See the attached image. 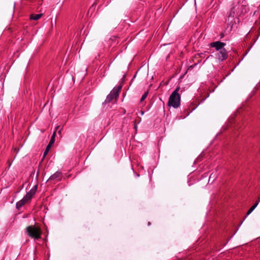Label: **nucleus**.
Here are the masks:
<instances>
[{
  "label": "nucleus",
  "instance_id": "nucleus-2",
  "mask_svg": "<svg viewBox=\"0 0 260 260\" xmlns=\"http://www.w3.org/2000/svg\"><path fill=\"white\" fill-rule=\"evenodd\" d=\"M26 233L31 238L39 240L41 238L42 231L39 226L29 225L25 229Z\"/></svg>",
  "mask_w": 260,
  "mask_h": 260
},
{
  "label": "nucleus",
  "instance_id": "nucleus-11",
  "mask_svg": "<svg viewBox=\"0 0 260 260\" xmlns=\"http://www.w3.org/2000/svg\"><path fill=\"white\" fill-rule=\"evenodd\" d=\"M148 95V92H145L143 95L142 96L141 98V101L142 102L146 98V97Z\"/></svg>",
  "mask_w": 260,
  "mask_h": 260
},
{
  "label": "nucleus",
  "instance_id": "nucleus-3",
  "mask_svg": "<svg viewBox=\"0 0 260 260\" xmlns=\"http://www.w3.org/2000/svg\"><path fill=\"white\" fill-rule=\"evenodd\" d=\"M36 189L37 186H35L26 194V195L22 198V200L16 203L17 208L19 209L25 204L29 201L32 198V196L35 194Z\"/></svg>",
  "mask_w": 260,
  "mask_h": 260
},
{
  "label": "nucleus",
  "instance_id": "nucleus-16",
  "mask_svg": "<svg viewBox=\"0 0 260 260\" xmlns=\"http://www.w3.org/2000/svg\"><path fill=\"white\" fill-rule=\"evenodd\" d=\"M257 202H260V197L258 198Z\"/></svg>",
  "mask_w": 260,
  "mask_h": 260
},
{
  "label": "nucleus",
  "instance_id": "nucleus-15",
  "mask_svg": "<svg viewBox=\"0 0 260 260\" xmlns=\"http://www.w3.org/2000/svg\"><path fill=\"white\" fill-rule=\"evenodd\" d=\"M259 202H257L255 204H254L252 207L254 209L256 206H257V205L258 204Z\"/></svg>",
  "mask_w": 260,
  "mask_h": 260
},
{
  "label": "nucleus",
  "instance_id": "nucleus-6",
  "mask_svg": "<svg viewBox=\"0 0 260 260\" xmlns=\"http://www.w3.org/2000/svg\"><path fill=\"white\" fill-rule=\"evenodd\" d=\"M210 46L211 47L215 48L217 51H219L223 49V48L225 46V44L220 41H216L211 43Z\"/></svg>",
  "mask_w": 260,
  "mask_h": 260
},
{
  "label": "nucleus",
  "instance_id": "nucleus-13",
  "mask_svg": "<svg viewBox=\"0 0 260 260\" xmlns=\"http://www.w3.org/2000/svg\"><path fill=\"white\" fill-rule=\"evenodd\" d=\"M253 210H254V209L252 207H251V208L248 211V212L247 213V215L250 214L253 211Z\"/></svg>",
  "mask_w": 260,
  "mask_h": 260
},
{
  "label": "nucleus",
  "instance_id": "nucleus-10",
  "mask_svg": "<svg viewBox=\"0 0 260 260\" xmlns=\"http://www.w3.org/2000/svg\"><path fill=\"white\" fill-rule=\"evenodd\" d=\"M51 147V146L49 144H48L47 146L46 149L44 152V157H45L47 154V153H48Z\"/></svg>",
  "mask_w": 260,
  "mask_h": 260
},
{
  "label": "nucleus",
  "instance_id": "nucleus-5",
  "mask_svg": "<svg viewBox=\"0 0 260 260\" xmlns=\"http://www.w3.org/2000/svg\"><path fill=\"white\" fill-rule=\"evenodd\" d=\"M218 53L217 54V57L220 61H223L225 60L228 56V53L227 51L225 49H223L221 50L218 51Z\"/></svg>",
  "mask_w": 260,
  "mask_h": 260
},
{
  "label": "nucleus",
  "instance_id": "nucleus-12",
  "mask_svg": "<svg viewBox=\"0 0 260 260\" xmlns=\"http://www.w3.org/2000/svg\"><path fill=\"white\" fill-rule=\"evenodd\" d=\"M235 13V11H234V8H233L232 9H231V11L230 12V15L229 16H232V17H234V14Z\"/></svg>",
  "mask_w": 260,
  "mask_h": 260
},
{
  "label": "nucleus",
  "instance_id": "nucleus-17",
  "mask_svg": "<svg viewBox=\"0 0 260 260\" xmlns=\"http://www.w3.org/2000/svg\"><path fill=\"white\" fill-rule=\"evenodd\" d=\"M141 113H142V114H143L144 112L143 111H141Z\"/></svg>",
  "mask_w": 260,
  "mask_h": 260
},
{
  "label": "nucleus",
  "instance_id": "nucleus-14",
  "mask_svg": "<svg viewBox=\"0 0 260 260\" xmlns=\"http://www.w3.org/2000/svg\"><path fill=\"white\" fill-rule=\"evenodd\" d=\"M259 202H257L255 204H254L252 207L254 209L256 206H257V205L258 204Z\"/></svg>",
  "mask_w": 260,
  "mask_h": 260
},
{
  "label": "nucleus",
  "instance_id": "nucleus-9",
  "mask_svg": "<svg viewBox=\"0 0 260 260\" xmlns=\"http://www.w3.org/2000/svg\"><path fill=\"white\" fill-rule=\"evenodd\" d=\"M56 134V130L53 132L52 136H51V139L50 140L49 143L48 144L52 146V145L55 142V137Z\"/></svg>",
  "mask_w": 260,
  "mask_h": 260
},
{
  "label": "nucleus",
  "instance_id": "nucleus-4",
  "mask_svg": "<svg viewBox=\"0 0 260 260\" xmlns=\"http://www.w3.org/2000/svg\"><path fill=\"white\" fill-rule=\"evenodd\" d=\"M122 88V86L119 85L117 87H115L107 96L105 103H108L111 102L113 100H116L119 96V93Z\"/></svg>",
  "mask_w": 260,
  "mask_h": 260
},
{
  "label": "nucleus",
  "instance_id": "nucleus-8",
  "mask_svg": "<svg viewBox=\"0 0 260 260\" xmlns=\"http://www.w3.org/2000/svg\"><path fill=\"white\" fill-rule=\"evenodd\" d=\"M42 15V14H32L30 15V19L32 20H37L39 19L41 17Z\"/></svg>",
  "mask_w": 260,
  "mask_h": 260
},
{
  "label": "nucleus",
  "instance_id": "nucleus-7",
  "mask_svg": "<svg viewBox=\"0 0 260 260\" xmlns=\"http://www.w3.org/2000/svg\"><path fill=\"white\" fill-rule=\"evenodd\" d=\"M61 178L62 173L60 172L57 171L49 177L48 180H60Z\"/></svg>",
  "mask_w": 260,
  "mask_h": 260
},
{
  "label": "nucleus",
  "instance_id": "nucleus-1",
  "mask_svg": "<svg viewBox=\"0 0 260 260\" xmlns=\"http://www.w3.org/2000/svg\"><path fill=\"white\" fill-rule=\"evenodd\" d=\"M180 87H177L170 96L168 105L174 108H178L180 105L181 97L179 93Z\"/></svg>",
  "mask_w": 260,
  "mask_h": 260
}]
</instances>
